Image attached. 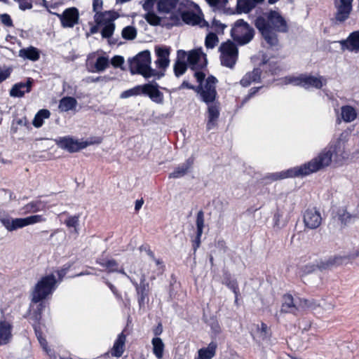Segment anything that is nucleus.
<instances>
[{
	"instance_id": "49",
	"label": "nucleus",
	"mask_w": 359,
	"mask_h": 359,
	"mask_svg": "<svg viewBox=\"0 0 359 359\" xmlns=\"http://www.w3.org/2000/svg\"><path fill=\"white\" fill-rule=\"evenodd\" d=\"M212 27L217 34H222L224 33V29L226 27V25L222 23L216 18H213L212 21Z\"/></svg>"
},
{
	"instance_id": "52",
	"label": "nucleus",
	"mask_w": 359,
	"mask_h": 359,
	"mask_svg": "<svg viewBox=\"0 0 359 359\" xmlns=\"http://www.w3.org/2000/svg\"><path fill=\"white\" fill-rule=\"evenodd\" d=\"M0 21L2 24L8 27H12L14 25L11 17L8 13L1 14Z\"/></svg>"
},
{
	"instance_id": "45",
	"label": "nucleus",
	"mask_w": 359,
	"mask_h": 359,
	"mask_svg": "<svg viewBox=\"0 0 359 359\" xmlns=\"http://www.w3.org/2000/svg\"><path fill=\"white\" fill-rule=\"evenodd\" d=\"M121 34L126 40H133L137 36V30L134 27L127 26L123 29Z\"/></svg>"
},
{
	"instance_id": "27",
	"label": "nucleus",
	"mask_w": 359,
	"mask_h": 359,
	"mask_svg": "<svg viewBox=\"0 0 359 359\" xmlns=\"http://www.w3.org/2000/svg\"><path fill=\"white\" fill-rule=\"evenodd\" d=\"M262 71L260 68H255L252 72L246 73L240 81L243 87H248L252 83H259L262 81Z\"/></svg>"
},
{
	"instance_id": "3",
	"label": "nucleus",
	"mask_w": 359,
	"mask_h": 359,
	"mask_svg": "<svg viewBox=\"0 0 359 359\" xmlns=\"http://www.w3.org/2000/svg\"><path fill=\"white\" fill-rule=\"evenodd\" d=\"M254 25L262 38V46L266 49L278 50L280 48L278 33H286L289 27L281 14L273 10L257 16Z\"/></svg>"
},
{
	"instance_id": "59",
	"label": "nucleus",
	"mask_w": 359,
	"mask_h": 359,
	"mask_svg": "<svg viewBox=\"0 0 359 359\" xmlns=\"http://www.w3.org/2000/svg\"><path fill=\"white\" fill-rule=\"evenodd\" d=\"M156 0H145L142 5L143 9L147 12L153 11Z\"/></svg>"
},
{
	"instance_id": "7",
	"label": "nucleus",
	"mask_w": 359,
	"mask_h": 359,
	"mask_svg": "<svg viewBox=\"0 0 359 359\" xmlns=\"http://www.w3.org/2000/svg\"><path fill=\"white\" fill-rule=\"evenodd\" d=\"M129 70L132 75L140 74L144 78L148 76L147 71H150L151 64V53L149 50L138 53L128 60Z\"/></svg>"
},
{
	"instance_id": "26",
	"label": "nucleus",
	"mask_w": 359,
	"mask_h": 359,
	"mask_svg": "<svg viewBox=\"0 0 359 359\" xmlns=\"http://www.w3.org/2000/svg\"><path fill=\"white\" fill-rule=\"evenodd\" d=\"M0 222L10 231L26 226L24 218L11 219L9 217H5L4 212H2V215H0Z\"/></svg>"
},
{
	"instance_id": "28",
	"label": "nucleus",
	"mask_w": 359,
	"mask_h": 359,
	"mask_svg": "<svg viewBox=\"0 0 359 359\" xmlns=\"http://www.w3.org/2000/svg\"><path fill=\"white\" fill-rule=\"evenodd\" d=\"M118 15L116 12L112 11H97L94 15V20L96 24L104 25L109 22H112L117 18Z\"/></svg>"
},
{
	"instance_id": "2",
	"label": "nucleus",
	"mask_w": 359,
	"mask_h": 359,
	"mask_svg": "<svg viewBox=\"0 0 359 359\" xmlns=\"http://www.w3.org/2000/svg\"><path fill=\"white\" fill-rule=\"evenodd\" d=\"M194 76L198 83L196 93L200 95L201 100L208 105L206 130L210 131L217 126L220 115V103L216 88L218 80L213 75L205 78V74L202 71H196Z\"/></svg>"
},
{
	"instance_id": "48",
	"label": "nucleus",
	"mask_w": 359,
	"mask_h": 359,
	"mask_svg": "<svg viewBox=\"0 0 359 359\" xmlns=\"http://www.w3.org/2000/svg\"><path fill=\"white\" fill-rule=\"evenodd\" d=\"M25 226H28L30 224L43 222L46 220V219L41 215H31L24 218Z\"/></svg>"
},
{
	"instance_id": "12",
	"label": "nucleus",
	"mask_w": 359,
	"mask_h": 359,
	"mask_svg": "<svg viewBox=\"0 0 359 359\" xmlns=\"http://www.w3.org/2000/svg\"><path fill=\"white\" fill-rule=\"evenodd\" d=\"M179 0H158L157 2V11L159 13H171L169 17L168 22L165 23L167 27H172L177 26L180 24V17L173 13L172 11L175 9Z\"/></svg>"
},
{
	"instance_id": "1",
	"label": "nucleus",
	"mask_w": 359,
	"mask_h": 359,
	"mask_svg": "<svg viewBox=\"0 0 359 359\" xmlns=\"http://www.w3.org/2000/svg\"><path fill=\"white\" fill-rule=\"evenodd\" d=\"M348 156V153L345 149V143L341 140H337L329 144L309 161L299 166L272 173L269 178L272 181H277L287 178L305 177L327 168L332 161L336 165H341Z\"/></svg>"
},
{
	"instance_id": "51",
	"label": "nucleus",
	"mask_w": 359,
	"mask_h": 359,
	"mask_svg": "<svg viewBox=\"0 0 359 359\" xmlns=\"http://www.w3.org/2000/svg\"><path fill=\"white\" fill-rule=\"evenodd\" d=\"M79 215L69 216L65 221V224L69 228H76L79 225Z\"/></svg>"
},
{
	"instance_id": "42",
	"label": "nucleus",
	"mask_w": 359,
	"mask_h": 359,
	"mask_svg": "<svg viewBox=\"0 0 359 359\" xmlns=\"http://www.w3.org/2000/svg\"><path fill=\"white\" fill-rule=\"evenodd\" d=\"M144 18L151 26L161 25L163 20V18L158 16L154 11L145 13Z\"/></svg>"
},
{
	"instance_id": "41",
	"label": "nucleus",
	"mask_w": 359,
	"mask_h": 359,
	"mask_svg": "<svg viewBox=\"0 0 359 359\" xmlns=\"http://www.w3.org/2000/svg\"><path fill=\"white\" fill-rule=\"evenodd\" d=\"M45 306V304L42 301L38 302L36 308L31 313L30 318L33 320L32 323H41Z\"/></svg>"
},
{
	"instance_id": "61",
	"label": "nucleus",
	"mask_w": 359,
	"mask_h": 359,
	"mask_svg": "<svg viewBox=\"0 0 359 359\" xmlns=\"http://www.w3.org/2000/svg\"><path fill=\"white\" fill-rule=\"evenodd\" d=\"M192 249L194 253H196L197 250L200 248L201 244V238L194 236V238L191 239Z\"/></svg>"
},
{
	"instance_id": "30",
	"label": "nucleus",
	"mask_w": 359,
	"mask_h": 359,
	"mask_svg": "<svg viewBox=\"0 0 359 359\" xmlns=\"http://www.w3.org/2000/svg\"><path fill=\"white\" fill-rule=\"evenodd\" d=\"M217 348V342L211 341L207 347L198 350V357L195 359H212L216 355Z\"/></svg>"
},
{
	"instance_id": "43",
	"label": "nucleus",
	"mask_w": 359,
	"mask_h": 359,
	"mask_svg": "<svg viewBox=\"0 0 359 359\" xmlns=\"http://www.w3.org/2000/svg\"><path fill=\"white\" fill-rule=\"evenodd\" d=\"M187 63L185 61L176 60L174 65V73L177 77L184 74L187 69Z\"/></svg>"
},
{
	"instance_id": "23",
	"label": "nucleus",
	"mask_w": 359,
	"mask_h": 359,
	"mask_svg": "<svg viewBox=\"0 0 359 359\" xmlns=\"http://www.w3.org/2000/svg\"><path fill=\"white\" fill-rule=\"evenodd\" d=\"M95 262L103 267L107 273L119 272V264L117 261L114 259H109L103 254L96 259Z\"/></svg>"
},
{
	"instance_id": "20",
	"label": "nucleus",
	"mask_w": 359,
	"mask_h": 359,
	"mask_svg": "<svg viewBox=\"0 0 359 359\" xmlns=\"http://www.w3.org/2000/svg\"><path fill=\"white\" fill-rule=\"evenodd\" d=\"M34 83L32 78H27L26 82H19L14 84L10 90V95L13 97H22L26 93H29Z\"/></svg>"
},
{
	"instance_id": "58",
	"label": "nucleus",
	"mask_w": 359,
	"mask_h": 359,
	"mask_svg": "<svg viewBox=\"0 0 359 359\" xmlns=\"http://www.w3.org/2000/svg\"><path fill=\"white\" fill-rule=\"evenodd\" d=\"M351 218H352V215L350 213L347 212H343L339 217V219L340 220L341 224H344V225H346L347 223H348L350 222Z\"/></svg>"
},
{
	"instance_id": "17",
	"label": "nucleus",
	"mask_w": 359,
	"mask_h": 359,
	"mask_svg": "<svg viewBox=\"0 0 359 359\" xmlns=\"http://www.w3.org/2000/svg\"><path fill=\"white\" fill-rule=\"evenodd\" d=\"M133 284L137 292L139 307L140 309H144L145 305L149 302L150 290L149 283L146 281L145 277L142 276L139 284L137 282H133Z\"/></svg>"
},
{
	"instance_id": "16",
	"label": "nucleus",
	"mask_w": 359,
	"mask_h": 359,
	"mask_svg": "<svg viewBox=\"0 0 359 359\" xmlns=\"http://www.w3.org/2000/svg\"><path fill=\"white\" fill-rule=\"evenodd\" d=\"M187 65L194 71H201L207 66L206 55L200 49H193L188 53Z\"/></svg>"
},
{
	"instance_id": "38",
	"label": "nucleus",
	"mask_w": 359,
	"mask_h": 359,
	"mask_svg": "<svg viewBox=\"0 0 359 359\" xmlns=\"http://www.w3.org/2000/svg\"><path fill=\"white\" fill-rule=\"evenodd\" d=\"M153 345V353L158 359L162 358L164 351V344L162 339L159 337H154L151 340Z\"/></svg>"
},
{
	"instance_id": "47",
	"label": "nucleus",
	"mask_w": 359,
	"mask_h": 359,
	"mask_svg": "<svg viewBox=\"0 0 359 359\" xmlns=\"http://www.w3.org/2000/svg\"><path fill=\"white\" fill-rule=\"evenodd\" d=\"M104 25V27L101 30L102 36L103 38L109 39L114 34L115 29V25L114 22H109Z\"/></svg>"
},
{
	"instance_id": "11",
	"label": "nucleus",
	"mask_w": 359,
	"mask_h": 359,
	"mask_svg": "<svg viewBox=\"0 0 359 359\" xmlns=\"http://www.w3.org/2000/svg\"><path fill=\"white\" fill-rule=\"evenodd\" d=\"M198 5L190 0H184L180 4L178 11L182 20L187 25H197L202 22V18L196 14L192 10Z\"/></svg>"
},
{
	"instance_id": "5",
	"label": "nucleus",
	"mask_w": 359,
	"mask_h": 359,
	"mask_svg": "<svg viewBox=\"0 0 359 359\" xmlns=\"http://www.w3.org/2000/svg\"><path fill=\"white\" fill-rule=\"evenodd\" d=\"M56 283V278L53 273L43 276L34 287L32 302L37 304L45 299L54 292Z\"/></svg>"
},
{
	"instance_id": "4",
	"label": "nucleus",
	"mask_w": 359,
	"mask_h": 359,
	"mask_svg": "<svg viewBox=\"0 0 359 359\" xmlns=\"http://www.w3.org/2000/svg\"><path fill=\"white\" fill-rule=\"evenodd\" d=\"M157 83H148L143 85H137L128 90L123 91L120 97L126 99L132 96L140 95H147L153 102L157 104H163L164 100L163 93L159 90Z\"/></svg>"
},
{
	"instance_id": "10",
	"label": "nucleus",
	"mask_w": 359,
	"mask_h": 359,
	"mask_svg": "<svg viewBox=\"0 0 359 359\" xmlns=\"http://www.w3.org/2000/svg\"><path fill=\"white\" fill-rule=\"evenodd\" d=\"M258 68L261 69L262 79L266 81H273L274 76L278 75L283 70L280 62L271 60L266 54L262 55Z\"/></svg>"
},
{
	"instance_id": "9",
	"label": "nucleus",
	"mask_w": 359,
	"mask_h": 359,
	"mask_svg": "<svg viewBox=\"0 0 359 359\" xmlns=\"http://www.w3.org/2000/svg\"><path fill=\"white\" fill-rule=\"evenodd\" d=\"M220 61L222 66L233 68L238 57V49L235 43L231 40L223 42L219 48Z\"/></svg>"
},
{
	"instance_id": "57",
	"label": "nucleus",
	"mask_w": 359,
	"mask_h": 359,
	"mask_svg": "<svg viewBox=\"0 0 359 359\" xmlns=\"http://www.w3.org/2000/svg\"><path fill=\"white\" fill-rule=\"evenodd\" d=\"M316 265L317 266V269H319L320 271L327 270V269L332 268L331 265L330 264L329 259H327L325 261L320 260V261L318 262Z\"/></svg>"
},
{
	"instance_id": "22",
	"label": "nucleus",
	"mask_w": 359,
	"mask_h": 359,
	"mask_svg": "<svg viewBox=\"0 0 359 359\" xmlns=\"http://www.w3.org/2000/svg\"><path fill=\"white\" fill-rule=\"evenodd\" d=\"M283 302L280 312L281 313H292L297 316L299 311L298 306L294 302V298L291 294L287 293L283 295Z\"/></svg>"
},
{
	"instance_id": "55",
	"label": "nucleus",
	"mask_w": 359,
	"mask_h": 359,
	"mask_svg": "<svg viewBox=\"0 0 359 359\" xmlns=\"http://www.w3.org/2000/svg\"><path fill=\"white\" fill-rule=\"evenodd\" d=\"M16 1L19 3V8L22 11L31 9L33 7L32 1L17 0Z\"/></svg>"
},
{
	"instance_id": "56",
	"label": "nucleus",
	"mask_w": 359,
	"mask_h": 359,
	"mask_svg": "<svg viewBox=\"0 0 359 359\" xmlns=\"http://www.w3.org/2000/svg\"><path fill=\"white\" fill-rule=\"evenodd\" d=\"M32 327L35 332V335L38 339L41 338L43 337V331L41 328V323H32Z\"/></svg>"
},
{
	"instance_id": "53",
	"label": "nucleus",
	"mask_w": 359,
	"mask_h": 359,
	"mask_svg": "<svg viewBox=\"0 0 359 359\" xmlns=\"http://www.w3.org/2000/svg\"><path fill=\"white\" fill-rule=\"evenodd\" d=\"M317 269V266L314 264H309L302 267L301 272L302 276L310 274Z\"/></svg>"
},
{
	"instance_id": "64",
	"label": "nucleus",
	"mask_w": 359,
	"mask_h": 359,
	"mask_svg": "<svg viewBox=\"0 0 359 359\" xmlns=\"http://www.w3.org/2000/svg\"><path fill=\"white\" fill-rule=\"evenodd\" d=\"M259 330L261 334H263L265 337L271 336V334L269 333L270 329L265 323L262 322L261 323Z\"/></svg>"
},
{
	"instance_id": "15",
	"label": "nucleus",
	"mask_w": 359,
	"mask_h": 359,
	"mask_svg": "<svg viewBox=\"0 0 359 359\" xmlns=\"http://www.w3.org/2000/svg\"><path fill=\"white\" fill-rule=\"evenodd\" d=\"M55 142L58 147L70 153L79 151L88 146L86 142H79L69 135L60 137Z\"/></svg>"
},
{
	"instance_id": "46",
	"label": "nucleus",
	"mask_w": 359,
	"mask_h": 359,
	"mask_svg": "<svg viewBox=\"0 0 359 359\" xmlns=\"http://www.w3.org/2000/svg\"><path fill=\"white\" fill-rule=\"evenodd\" d=\"M206 1L214 11L223 10L228 3V0H206Z\"/></svg>"
},
{
	"instance_id": "50",
	"label": "nucleus",
	"mask_w": 359,
	"mask_h": 359,
	"mask_svg": "<svg viewBox=\"0 0 359 359\" xmlns=\"http://www.w3.org/2000/svg\"><path fill=\"white\" fill-rule=\"evenodd\" d=\"M111 64L114 67H118L123 70L124 57L121 55H115L111 59Z\"/></svg>"
},
{
	"instance_id": "18",
	"label": "nucleus",
	"mask_w": 359,
	"mask_h": 359,
	"mask_svg": "<svg viewBox=\"0 0 359 359\" xmlns=\"http://www.w3.org/2000/svg\"><path fill=\"white\" fill-rule=\"evenodd\" d=\"M303 221L305 227L310 229H316L322 223V217L316 208H308L304 212Z\"/></svg>"
},
{
	"instance_id": "35",
	"label": "nucleus",
	"mask_w": 359,
	"mask_h": 359,
	"mask_svg": "<svg viewBox=\"0 0 359 359\" xmlns=\"http://www.w3.org/2000/svg\"><path fill=\"white\" fill-rule=\"evenodd\" d=\"M20 56L30 60L32 61H36L39 59L40 54L39 51L36 48L30 46L27 48H22L20 50Z\"/></svg>"
},
{
	"instance_id": "54",
	"label": "nucleus",
	"mask_w": 359,
	"mask_h": 359,
	"mask_svg": "<svg viewBox=\"0 0 359 359\" xmlns=\"http://www.w3.org/2000/svg\"><path fill=\"white\" fill-rule=\"evenodd\" d=\"M149 74L148 76L146 79H149L151 76H155L156 79H160L161 77L164 76L165 73L164 72L161 71H157L156 69H154L150 66V71L147 72Z\"/></svg>"
},
{
	"instance_id": "63",
	"label": "nucleus",
	"mask_w": 359,
	"mask_h": 359,
	"mask_svg": "<svg viewBox=\"0 0 359 359\" xmlns=\"http://www.w3.org/2000/svg\"><path fill=\"white\" fill-rule=\"evenodd\" d=\"M32 124L36 128H40L43 124V120L39 116V114L36 113L34 120L32 121Z\"/></svg>"
},
{
	"instance_id": "21",
	"label": "nucleus",
	"mask_w": 359,
	"mask_h": 359,
	"mask_svg": "<svg viewBox=\"0 0 359 359\" xmlns=\"http://www.w3.org/2000/svg\"><path fill=\"white\" fill-rule=\"evenodd\" d=\"M195 158L191 156L184 163L179 165L169 174V178H180L187 175L194 165Z\"/></svg>"
},
{
	"instance_id": "19",
	"label": "nucleus",
	"mask_w": 359,
	"mask_h": 359,
	"mask_svg": "<svg viewBox=\"0 0 359 359\" xmlns=\"http://www.w3.org/2000/svg\"><path fill=\"white\" fill-rule=\"evenodd\" d=\"M157 60L156 65L158 69L165 70L170 65L169 56L171 52L170 46L157 47L155 49Z\"/></svg>"
},
{
	"instance_id": "6",
	"label": "nucleus",
	"mask_w": 359,
	"mask_h": 359,
	"mask_svg": "<svg viewBox=\"0 0 359 359\" xmlns=\"http://www.w3.org/2000/svg\"><path fill=\"white\" fill-rule=\"evenodd\" d=\"M255 29L243 19L237 20L231 29V36L238 46L249 43L254 38Z\"/></svg>"
},
{
	"instance_id": "33",
	"label": "nucleus",
	"mask_w": 359,
	"mask_h": 359,
	"mask_svg": "<svg viewBox=\"0 0 359 359\" xmlns=\"http://www.w3.org/2000/svg\"><path fill=\"white\" fill-rule=\"evenodd\" d=\"M109 65V60L107 57L99 56L94 65H90V72H100L106 69Z\"/></svg>"
},
{
	"instance_id": "29",
	"label": "nucleus",
	"mask_w": 359,
	"mask_h": 359,
	"mask_svg": "<svg viewBox=\"0 0 359 359\" xmlns=\"http://www.w3.org/2000/svg\"><path fill=\"white\" fill-rule=\"evenodd\" d=\"M126 341V334L124 333V330L121 332L117 339L115 340L113 347L111 351V354L114 357H121L125 351V344Z\"/></svg>"
},
{
	"instance_id": "39",
	"label": "nucleus",
	"mask_w": 359,
	"mask_h": 359,
	"mask_svg": "<svg viewBox=\"0 0 359 359\" xmlns=\"http://www.w3.org/2000/svg\"><path fill=\"white\" fill-rule=\"evenodd\" d=\"M44 208L45 205L42 201H33L26 204L22 209L25 213H34L43 210Z\"/></svg>"
},
{
	"instance_id": "24",
	"label": "nucleus",
	"mask_w": 359,
	"mask_h": 359,
	"mask_svg": "<svg viewBox=\"0 0 359 359\" xmlns=\"http://www.w3.org/2000/svg\"><path fill=\"white\" fill-rule=\"evenodd\" d=\"M13 325L6 320H0V346L6 345L13 338Z\"/></svg>"
},
{
	"instance_id": "40",
	"label": "nucleus",
	"mask_w": 359,
	"mask_h": 359,
	"mask_svg": "<svg viewBox=\"0 0 359 359\" xmlns=\"http://www.w3.org/2000/svg\"><path fill=\"white\" fill-rule=\"evenodd\" d=\"M196 231L195 236L201 238L203 233V228L205 226V216L204 212L202 210L197 212L196 218Z\"/></svg>"
},
{
	"instance_id": "62",
	"label": "nucleus",
	"mask_w": 359,
	"mask_h": 359,
	"mask_svg": "<svg viewBox=\"0 0 359 359\" xmlns=\"http://www.w3.org/2000/svg\"><path fill=\"white\" fill-rule=\"evenodd\" d=\"M102 0H93V10L95 13H97V11H100L102 8Z\"/></svg>"
},
{
	"instance_id": "32",
	"label": "nucleus",
	"mask_w": 359,
	"mask_h": 359,
	"mask_svg": "<svg viewBox=\"0 0 359 359\" xmlns=\"http://www.w3.org/2000/svg\"><path fill=\"white\" fill-rule=\"evenodd\" d=\"M222 284L229 288L234 294H237L238 292V283L236 279L232 278L231 274L229 271L224 272Z\"/></svg>"
},
{
	"instance_id": "44",
	"label": "nucleus",
	"mask_w": 359,
	"mask_h": 359,
	"mask_svg": "<svg viewBox=\"0 0 359 359\" xmlns=\"http://www.w3.org/2000/svg\"><path fill=\"white\" fill-rule=\"evenodd\" d=\"M218 42L219 39L217 36V34L210 32L205 37V46L207 48H213L217 46Z\"/></svg>"
},
{
	"instance_id": "31",
	"label": "nucleus",
	"mask_w": 359,
	"mask_h": 359,
	"mask_svg": "<svg viewBox=\"0 0 359 359\" xmlns=\"http://www.w3.org/2000/svg\"><path fill=\"white\" fill-rule=\"evenodd\" d=\"M77 105L76 98L73 97H64L59 102L58 108L61 111H68L74 109Z\"/></svg>"
},
{
	"instance_id": "34",
	"label": "nucleus",
	"mask_w": 359,
	"mask_h": 359,
	"mask_svg": "<svg viewBox=\"0 0 359 359\" xmlns=\"http://www.w3.org/2000/svg\"><path fill=\"white\" fill-rule=\"evenodd\" d=\"M252 0H237L236 11L238 13H249L256 7Z\"/></svg>"
},
{
	"instance_id": "13",
	"label": "nucleus",
	"mask_w": 359,
	"mask_h": 359,
	"mask_svg": "<svg viewBox=\"0 0 359 359\" xmlns=\"http://www.w3.org/2000/svg\"><path fill=\"white\" fill-rule=\"evenodd\" d=\"M353 0H339L336 5L337 11L332 22L334 25H339L347 20L353 11Z\"/></svg>"
},
{
	"instance_id": "60",
	"label": "nucleus",
	"mask_w": 359,
	"mask_h": 359,
	"mask_svg": "<svg viewBox=\"0 0 359 359\" xmlns=\"http://www.w3.org/2000/svg\"><path fill=\"white\" fill-rule=\"evenodd\" d=\"M261 88V87H253L250 89L248 93L243 99V102H247L249 100H250L252 97H254L257 93L259 91V90Z\"/></svg>"
},
{
	"instance_id": "36",
	"label": "nucleus",
	"mask_w": 359,
	"mask_h": 359,
	"mask_svg": "<svg viewBox=\"0 0 359 359\" xmlns=\"http://www.w3.org/2000/svg\"><path fill=\"white\" fill-rule=\"evenodd\" d=\"M359 256V251L356 252L355 255H335L333 257H329L330 264L331 267L338 266L342 265L345 261L350 260L351 259H355Z\"/></svg>"
},
{
	"instance_id": "8",
	"label": "nucleus",
	"mask_w": 359,
	"mask_h": 359,
	"mask_svg": "<svg viewBox=\"0 0 359 359\" xmlns=\"http://www.w3.org/2000/svg\"><path fill=\"white\" fill-rule=\"evenodd\" d=\"M285 81L286 83H292L306 90L310 88L321 89L326 84V79L323 76H315L306 73L300 74L297 76H285Z\"/></svg>"
},
{
	"instance_id": "14",
	"label": "nucleus",
	"mask_w": 359,
	"mask_h": 359,
	"mask_svg": "<svg viewBox=\"0 0 359 359\" xmlns=\"http://www.w3.org/2000/svg\"><path fill=\"white\" fill-rule=\"evenodd\" d=\"M53 14L60 19L63 28H72L79 24V12L76 7L67 8L61 14L57 13Z\"/></svg>"
},
{
	"instance_id": "25",
	"label": "nucleus",
	"mask_w": 359,
	"mask_h": 359,
	"mask_svg": "<svg viewBox=\"0 0 359 359\" xmlns=\"http://www.w3.org/2000/svg\"><path fill=\"white\" fill-rule=\"evenodd\" d=\"M340 43L349 51L359 52V30L351 32L348 38L341 41Z\"/></svg>"
},
{
	"instance_id": "37",
	"label": "nucleus",
	"mask_w": 359,
	"mask_h": 359,
	"mask_svg": "<svg viewBox=\"0 0 359 359\" xmlns=\"http://www.w3.org/2000/svg\"><path fill=\"white\" fill-rule=\"evenodd\" d=\"M341 117L345 122H351L356 118L357 113L353 107L345 105L341 107Z\"/></svg>"
}]
</instances>
